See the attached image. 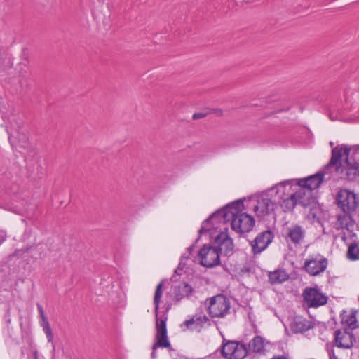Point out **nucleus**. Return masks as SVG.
I'll list each match as a JSON object with an SVG mask.
<instances>
[{"instance_id": "f257e3e1", "label": "nucleus", "mask_w": 359, "mask_h": 359, "mask_svg": "<svg viewBox=\"0 0 359 359\" xmlns=\"http://www.w3.org/2000/svg\"><path fill=\"white\" fill-rule=\"evenodd\" d=\"M314 175L305 178L288 180L281 182L271 188L280 195V205L284 212L291 211L299 203L309 207L314 203L313 190Z\"/></svg>"}, {"instance_id": "f03ea898", "label": "nucleus", "mask_w": 359, "mask_h": 359, "mask_svg": "<svg viewBox=\"0 0 359 359\" xmlns=\"http://www.w3.org/2000/svg\"><path fill=\"white\" fill-rule=\"evenodd\" d=\"M350 151L351 149L344 144L332 149L329 162L316 173V189L320 187L326 176V180L331 179L333 170L342 180L353 181L359 176V162L349 158Z\"/></svg>"}, {"instance_id": "7ed1b4c3", "label": "nucleus", "mask_w": 359, "mask_h": 359, "mask_svg": "<svg viewBox=\"0 0 359 359\" xmlns=\"http://www.w3.org/2000/svg\"><path fill=\"white\" fill-rule=\"evenodd\" d=\"M243 203L240 201L233 203L227 205L224 209L218 210L212 214L209 218L205 220L198 231L199 234H202L210 231L208 226L210 222L218 219L225 222L226 219H231V227L237 233H246L250 231L254 225L255 219L250 215L242 212ZM221 222V221H219Z\"/></svg>"}, {"instance_id": "20e7f679", "label": "nucleus", "mask_w": 359, "mask_h": 359, "mask_svg": "<svg viewBox=\"0 0 359 359\" xmlns=\"http://www.w3.org/2000/svg\"><path fill=\"white\" fill-rule=\"evenodd\" d=\"M335 202L337 207L344 213V216H338V220L341 221L346 217L351 219V214L359 207V196L353 191L341 189L336 194Z\"/></svg>"}, {"instance_id": "39448f33", "label": "nucleus", "mask_w": 359, "mask_h": 359, "mask_svg": "<svg viewBox=\"0 0 359 359\" xmlns=\"http://www.w3.org/2000/svg\"><path fill=\"white\" fill-rule=\"evenodd\" d=\"M208 313L212 318H224L229 313L231 302L229 299L223 294H217L208 298L205 302Z\"/></svg>"}, {"instance_id": "423d86ee", "label": "nucleus", "mask_w": 359, "mask_h": 359, "mask_svg": "<svg viewBox=\"0 0 359 359\" xmlns=\"http://www.w3.org/2000/svg\"><path fill=\"white\" fill-rule=\"evenodd\" d=\"M164 320L161 319L157 323H155V342L152 346V353L151 354V357L153 359L156 358L157 348H171V344L168 336L167 325H165Z\"/></svg>"}, {"instance_id": "0eeeda50", "label": "nucleus", "mask_w": 359, "mask_h": 359, "mask_svg": "<svg viewBox=\"0 0 359 359\" xmlns=\"http://www.w3.org/2000/svg\"><path fill=\"white\" fill-rule=\"evenodd\" d=\"M273 191L269 189L252 201L253 211L258 217H264L274 210L276 203L270 196V192Z\"/></svg>"}, {"instance_id": "6e6552de", "label": "nucleus", "mask_w": 359, "mask_h": 359, "mask_svg": "<svg viewBox=\"0 0 359 359\" xmlns=\"http://www.w3.org/2000/svg\"><path fill=\"white\" fill-rule=\"evenodd\" d=\"M219 257L218 249L208 244L203 245L198 253L200 264L207 268L218 265L220 262Z\"/></svg>"}, {"instance_id": "1a4fd4ad", "label": "nucleus", "mask_w": 359, "mask_h": 359, "mask_svg": "<svg viewBox=\"0 0 359 359\" xmlns=\"http://www.w3.org/2000/svg\"><path fill=\"white\" fill-rule=\"evenodd\" d=\"M221 353L228 359H243L248 354L246 346L235 341H223Z\"/></svg>"}, {"instance_id": "9d476101", "label": "nucleus", "mask_w": 359, "mask_h": 359, "mask_svg": "<svg viewBox=\"0 0 359 359\" xmlns=\"http://www.w3.org/2000/svg\"><path fill=\"white\" fill-rule=\"evenodd\" d=\"M356 342V338L352 330L349 328L339 329L334 332V345L341 348H351Z\"/></svg>"}, {"instance_id": "9b49d317", "label": "nucleus", "mask_w": 359, "mask_h": 359, "mask_svg": "<svg viewBox=\"0 0 359 359\" xmlns=\"http://www.w3.org/2000/svg\"><path fill=\"white\" fill-rule=\"evenodd\" d=\"M273 237V233L270 230L259 233L250 243L253 254H259L264 251L272 242Z\"/></svg>"}, {"instance_id": "f8f14e48", "label": "nucleus", "mask_w": 359, "mask_h": 359, "mask_svg": "<svg viewBox=\"0 0 359 359\" xmlns=\"http://www.w3.org/2000/svg\"><path fill=\"white\" fill-rule=\"evenodd\" d=\"M215 246L218 249L219 255L229 256L233 250V243L231 238L225 232H221L217 236L215 241Z\"/></svg>"}, {"instance_id": "ddd939ff", "label": "nucleus", "mask_w": 359, "mask_h": 359, "mask_svg": "<svg viewBox=\"0 0 359 359\" xmlns=\"http://www.w3.org/2000/svg\"><path fill=\"white\" fill-rule=\"evenodd\" d=\"M209 321V318L203 312L196 313L191 318L185 320L184 325L188 330L200 331L203 325Z\"/></svg>"}, {"instance_id": "4468645a", "label": "nucleus", "mask_w": 359, "mask_h": 359, "mask_svg": "<svg viewBox=\"0 0 359 359\" xmlns=\"http://www.w3.org/2000/svg\"><path fill=\"white\" fill-rule=\"evenodd\" d=\"M162 286H163V281L158 283L157 285L154 297V304L155 306V317H156V323L159 320H165V325H167V320H168V309L165 311H163V313L159 312V304L161 302V299L162 297Z\"/></svg>"}, {"instance_id": "2eb2a0df", "label": "nucleus", "mask_w": 359, "mask_h": 359, "mask_svg": "<svg viewBox=\"0 0 359 359\" xmlns=\"http://www.w3.org/2000/svg\"><path fill=\"white\" fill-rule=\"evenodd\" d=\"M312 327V323L304 319L302 316H296L290 325V328L294 332H304Z\"/></svg>"}, {"instance_id": "dca6fc26", "label": "nucleus", "mask_w": 359, "mask_h": 359, "mask_svg": "<svg viewBox=\"0 0 359 359\" xmlns=\"http://www.w3.org/2000/svg\"><path fill=\"white\" fill-rule=\"evenodd\" d=\"M304 236V231L302 228L299 226H294L288 229L286 240L297 244L303 239Z\"/></svg>"}, {"instance_id": "f3484780", "label": "nucleus", "mask_w": 359, "mask_h": 359, "mask_svg": "<svg viewBox=\"0 0 359 359\" xmlns=\"http://www.w3.org/2000/svg\"><path fill=\"white\" fill-rule=\"evenodd\" d=\"M194 292V289L187 283H182L175 287L174 294L177 301H180L184 297H190Z\"/></svg>"}, {"instance_id": "a211bd4d", "label": "nucleus", "mask_w": 359, "mask_h": 359, "mask_svg": "<svg viewBox=\"0 0 359 359\" xmlns=\"http://www.w3.org/2000/svg\"><path fill=\"white\" fill-rule=\"evenodd\" d=\"M288 278V274L283 269H277L269 273V280L271 284L281 283Z\"/></svg>"}, {"instance_id": "6ab92c4d", "label": "nucleus", "mask_w": 359, "mask_h": 359, "mask_svg": "<svg viewBox=\"0 0 359 359\" xmlns=\"http://www.w3.org/2000/svg\"><path fill=\"white\" fill-rule=\"evenodd\" d=\"M303 306L306 308L314 307V287H306L302 293Z\"/></svg>"}, {"instance_id": "aec40b11", "label": "nucleus", "mask_w": 359, "mask_h": 359, "mask_svg": "<svg viewBox=\"0 0 359 359\" xmlns=\"http://www.w3.org/2000/svg\"><path fill=\"white\" fill-rule=\"evenodd\" d=\"M249 351L254 353H262L264 351V339L260 336L255 337L248 344Z\"/></svg>"}, {"instance_id": "412c9836", "label": "nucleus", "mask_w": 359, "mask_h": 359, "mask_svg": "<svg viewBox=\"0 0 359 359\" xmlns=\"http://www.w3.org/2000/svg\"><path fill=\"white\" fill-rule=\"evenodd\" d=\"M356 313V311L353 310L351 313L347 316L342 315L341 323L346 324L348 325L347 328H349V330H353L357 327L355 326L357 322Z\"/></svg>"}, {"instance_id": "4be33fe9", "label": "nucleus", "mask_w": 359, "mask_h": 359, "mask_svg": "<svg viewBox=\"0 0 359 359\" xmlns=\"http://www.w3.org/2000/svg\"><path fill=\"white\" fill-rule=\"evenodd\" d=\"M346 256L350 260L359 259V248L355 243L348 246Z\"/></svg>"}, {"instance_id": "5701e85b", "label": "nucleus", "mask_w": 359, "mask_h": 359, "mask_svg": "<svg viewBox=\"0 0 359 359\" xmlns=\"http://www.w3.org/2000/svg\"><path fill=\"white\" fill-rule=\"evenodd\" d=\"M328 297L323 294L316 285V307L323 306L327 304Z\"/></svg>"}, {"instance_id": "b1692460", "label": "nucleus", "mask_w": 359, "mask_h": 359, "mask_svg": "<svg viewBox=\"0 0 359 359\" xmlns=\"http://www.w3.org/2000/svg\"><path fill=\"white\" fill-rule=\"evenodd\" d=\"M327 259L325 257H321L318 262L316 260V276L323 272L327 269Z\"/></svg>"}, {"instance_id": "393cba45", "label": "nucleus", "mask_w": 359, "mask_h": 359, "mask_svg": "<svg viewBox=\"0 0 359 359\" xmlns=\"http://www.w3.org/2000/svg\"><path fill=\"white\" fill-rule=\"evenodd\" d=\"M41 326L43 327V332L46 334L48 342H52L53 337L48 319L42 320Z\"/></svg>"}, {"instance_id": "a878e982", "label": "nucleus", "mask_w": 359, "mask_h": 359, "mask_svg": "<svg viewBox=\"0 0 359 359\" xmlns=\"http://www.w3.org/2000/svg\"><path fill=\"white\" fill-rule=\"evenodd\" d=\"M194 245L190 246L189 248H188L187 252L184 253L182 255L180 264H179L180 269H182L185 267V266L187 265V261L189 258V256L191 254V251L194 250Z\"/></svg>"}, {"instance_id": "bb28decb", "label": "nucleus", "mask_w": 359, "mask_h": 359, "mask_svg": "<svg viewBox=\"0 0 359 359\" xmlns=\"http://www.w3.org/2000/svg\"><path fill=\"white\" fill-rule=\"evenodd\" d=\"M313 262V260H306L304 263V269L311 276H314V266H311V264Z\"/></svg>"}, {"instance_id": "cd10ccee", "label": "nucleus", "mask_w": 359, "mask_h": 359, "mask_svg": "<svg viewBox=\"0 0 359 359\" xmlns=\"http://www.w3.org/2000/svg\"><path fill=\"white\" fill-rule=\"evenodd\" d=\"M37 309H38V311L40 314V317H41V320L47 319V318L46 317V316L44 314L42 306L39 304H37Z\"/></svg>"}, {"instance_id": "c85d7f7f", "label": "nucleus", "mask_w": 359, "mask_h": 359, "mask_svg": "<svg viewBox=\"0 0 359 359\" xmlns=\"http://www.w3.org/2000/svg\"><path fill=\"white\" fill-rule=\"evenodd\" d=\"M205 116H206V114H204V113H195L193 115V119L197 120V119H199V118H204Z\"/></svg>"}, {"instance_id": "c756f323", "label": "nucleus", "mask_w": 359, "mask_h": 359, "mask_svg": "<svg viewBox=\"0 0 359 359\" xmlns=\"http://www.w3.org/2000/svg\"><path fill=\"white\" fill-rule=\"evenodd\" d=\"M215 113H216L217 115L221 116V115L222 114V111L221 109H216V110H215Z\"/></svg>"}, {"instance_id": "7c9ffc66", "label": "nucleus", "mask_w": 359, "mask_h": 359, "mask_svg": "<svg viewBox=\"0 0 359 359\" xmlns=\"http://www.w3.org/2000/svg\"><path fill=\"white\" fill-rule=\"evenodd\" d=\"M330 359H332L333 358H334V359H337V357H335L334 354H333L332 355H330Z\"/></svg>"}, {"instance_id": "2f4dec72", "label": "nucleus", "mask_w": 359, "mask_h": 359, "mask_svg": "<svg viewBox=\"0 0 359 359\" xmlns=\"http://www.w3.org/2000/svg\"><path fill=\"white\" fill-rule=\"evenodd\" d=\"M330 145L332 147H334V142H330Z\"/></svg>"}]
</instances>
